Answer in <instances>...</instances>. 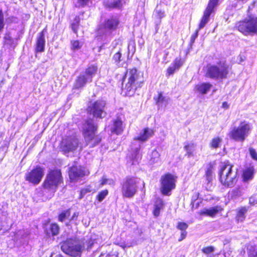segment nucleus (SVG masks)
I'll return each instance as SVG.
<instances>
[{
    "label": "nucleus",
    "mask_w": 257,
    "mask_h": 257,
    "mask_svg": "<svg viewBox=\"0 0 257 257\" xmlns=\"http://www.w3.org/2000/svg\"><path fill=\"white\" fill-rule=\"evenodd\" d=\"M238 30L245 35L257 32V18L252 17L236 24Z\"/></svg>",
    "instance_id": "f8f14e48"
},
{
    "label": "nucleus",
    "mask_w": 257,
    "mask_h": 257,
    "mask_svg": "<svg viewBox=\"0 0 257 257\" xmlns=\"http://www.w3.org/2000/svg\"><path fill=\"white\" fill-rule=\"evenodd\" d=\"M82 45L78 41H71V48L73 50L79 49Z\"/></svg>",
    "instance_id": "ea45409f"
},
{
    "label": "nucleus",
    "mask_w": 257,
    "mask_h": 257,
    "mask_svg": "<svg viewBox=\"0 0 257 257\" xmlns=\"http://www.w3.org/2000/svg\"><path fill=\"white\" fill-rule=\"evenodd\" d=\"M194 148V145L193 144H188L185 146L184 149L189 157L193 155Z\"/></svg>",
    "instance_id": "c9c22d12"
},
{
    "label": "nucleus",
    "mask_w": 257,
    "mask_h": 257,
    "mask_svg": "<svg viewBox=\"0 0 257 257\" xmlns=\"http://www.w3.org/2000/svg\"><path fill=\"white\" fill-rule=\"evenodd\" d=\"M63 178L59 170H51L47 174L44 182V188L52 192H55L58 186L62 183Z\"/></svg>",
    "instance_id": "1a4fd4ad"
},
{
    "label": "nucleus",
    "mask_w": 257,
    "mask_h": 257,
    "mask_svg": "<svg viewBox=\"0 0 257 257\" xmlns=\"http://www.w3.org/2000/svg\"><path fill=\"white\" fill-rule=\"evenodd\" d=\"M107 179L103 176L102 177V179H101V183H100L101 185L103 186V185H104L105 184H107Z\"/></svg>",
    "instance_id": "864d4df0"
},
{
    "label": "nucleus",
    "mask_w": 257,
    "mask_h": 257,
    "mask_svg": "<svg viewBox=\"0 0 257 257\" xmlns=\"http://www.w3.org/2000/svg\"><path fill=\"white\" fill-rule=\"evenodd\" d=\"M93 242L90 243V239H83L80 240L76 238H69L64 241L61 245L62 251L66 254L72 256H80L82 249L85 246L89 249Z\"/></svg>",
    "instance_id": "f03ea898"
},
{
    "label": "nucleus",
    "mask_w": 257,
    "mask_h": 257,
    "mask_svg": "<svg viewBox=\"0 0 257 257\" xmlns=\"http://www.w3.org/2000/svg\"><path fill=\"white\" fill-rule=\"evenodd\" d=\"M228 72V65L225 62H220L216 65H207L205 76L213 79H223L227 77Z\"/></svg>",
    "instance_id": "423d86ee"
},
{
    "label": "nucleus",
    "mask_w": 257,
    "mask_h": 257,
    "mask_svg": "<svg viewBox=\"0 0 257 257\" xmlns=\"http://www.w3.org/2000/svg\"><path fill=\"white\" fill-rule=\"evenodd\" d=\"M248 210V208L244 206L237 209L236 215V220L237 221L242 222L245 218V214Z\"/></svg>",
    "instance_id": "bb28decb"
},
{
    "label": "nucleus",
    "mask_w": 257,
    "mask_h": 257,
    "mask_svg": "<svg viewBox=\"0 0 257 257\" xmlns=\"http://www.w3.org/2000/svg\"><path fill=\"white\" fill-rule=\"evenodd\" d=\"M78 146V140L75 137H67L61 141L60 148L65 153L73 152Z\"/></svg>",
    "instance_id": "dca6fc26"
},
{
    "label": "nucleus",
    "mask_w": 257,
    "mask_h": 257,
    "mask_svg": "<svg viewBox=\"0 0 257 257\" xmlns=\"http://www.w3.org/2000/svg\"><path fill=\"white\" fill-rule=\"evenodd\" d=\"M4 27V16L1 11H0V31L3 30Z\"/></svg>",
    "instance_id": "de8ad7c7"
},
{
    "label": "nucleus",
    "mask_w": 257,
    "mask_h": 257,
    "mask_svg": "<svg viewBox=\"0 0 257 257\" xmlns=\"http://www.w3.org/2000/svg\"><path fill=\"white\" fill-rule=\"evenodd\" d=\"M213 250L214 248L212 246H208L202 249V251L206 254H209L213 251Z\"/></svg>",
    "instance_id": "49530a36"
},
{
    "label": "nucleus",
    "mask_w": 257,
    "mask_h": 257,
    "mask_svg": "<svg viewBox=\"0 0 257 257\" xmlns=\"http://www.w3.org/2000/svg\"><path fill=\"white\" fill-rule=\"evenodd\" d=\"M188 227V225L187 223L181 222H179L177 226V228L180 230L181 231H183L184 230L186 231Z\"/></svg>",
    "instance_id": "a19ab883"
},
{
    "label": "nucleus",
    "mask_w": 257,
    "mask_h": 257,
    "mask_svg": "<svg viewBox=\"0 0 257 257\" xmlns=\"http://www.w3.org/2000/svg\"><path fill=\"white\" fill-rule=\"evenodd\" d=\"M186 235H187V232H186V231L184 230L183 231H181V237H180V238L178 239V240H179V241H182L183 239H184L186 237Z\"/></svg>",
    "instance_id": "3c124183"
},
{
    "label": "nucleus",
    "mask_w": 257,
    "mask_h": 257,
    "mask_svg": "<svg viewBox=\"0 0 257 257\" xmlns=\"http://www.w3.org/2000/svg\"><path fill=\"white\" fill-rule=\"evenodd\" d=\"M154 98L159 109L165 107L169 100V97L164 96L162 92L159 93L158 95L155 96Z\"/></svg>",
    "instance_id": "4be33fe9"
},
{
    "label": "nucleus",
    "mask_w": 257,
    "mask_h": 257,
    "mask_svg": "<svg viewBox=\"0 0 257 257\" xmlns=\"http://www.w3.org/2000/svg\"><path fill=\"white\" fill-rule=\"evenodd\" d=\"M125 4V0H108L104 3L105 8L109 9H121Z\"/></svg>",
    "instance_id": "aec40b11"
},
{
    "label": "nucleus",
    "mask_w": 257,
    "mask_h": 257,
    "mask_svg": "<svg viewBox=\"0 0 257 257\" xmlns=\"http://www.w3.org/2000/svg\"><path fill=\"white\" fill-rule=\"evenodd\" d=\"M198 206H199V203H198V202H197V203H196L195 208H198Z\"/></svg>",
    "instance_id": "e2e57ef3"
},
{
    "label": "nucleus",
    "mask_w": 257,
    "mask_h": 257,
    "mask_svg": "<svg viewBox=\"0 0 257 257\" xmlns=\"http://www.w3.org/2000/svg\"><path fill=\"white\" fill-rule=\"evenodd\" d=\"M184 62V59H183L180 57H177L172 64L175 66L177 69H179L183 65Z\"/></svg>",
    "instance_id": "473e14b6"
},
{
    "label": "nucleus",
    "mask_w": 257,
    "mask_h": 257,
    "mask_svg": "<svg viewBox=\"0 0 257 257\" xmlns=\"http://www.w3.org/2000/svg\"><path fill=\"white\" fill-rule=\"evenodd\" d=\"M86 173L87 171L84 168L81 166H73L69 171V178L72 181H77L86 175Z\"/></svg>",
    "instance_id": "a211bd4d"
},
{
    "label": "nucleus",
    "mask_w": 257,
    "mask_h": 257,
    "mask_svg": "<svg viewBox=\"0 0 257 257\" xmlns=\"http://www.w3.org/2000/svg\"><path fill=\"white\" fill-rule=\"evenodd\" d=\"M254 2H253V3H252V7H253V5H254Z\"/></svg>",
    "instance_id": "69168bd1"
},
{
    "label": "nucleus",
    "mask_w": 257,
    "mask_h": 257,
    "mask_svg": "<svg viewBox=\"0 0 257 257\" xmlns=\"http://www.w3.org/2000/svg\"><path fill=\"white\" fill-rule=\"evenodd\" d=\"M121 54L119 52H118L113 55V59L115 62L118 63L121 61Z\"/></svg>",
    "instance_id": "a18cd8bd"
},
{
    "label": "nucleus",
    "mask_w": 257,
    "mask_h": 257,
    "mask_svg": "<svg viewBox=\"0 0 257 257\" xmlns=\"http://www.w3.org/2000/svg\"><path fill=\"white\" fill-rule=\"evenodd\" d=\"M164 206L163 200L160 198H157L154 205L153 214L155 217L160 215V210L163 209Z\"/></svg>",
    "instance_id": "393cba45"
},
{
    "label": "nucleus",
    "mask_w": 257,
    "mask_h": 257,
    "mask_svg": "<svg viewBox=\"0 0 257 257\" xmlns=\"http://www.w3.org/2000/svg\"><path fill=\"white\" fill-rule=\"evenodd\" d=\"M249 202L250 204L253 205L257 203V194H254L250 197Z\"/></svg>",
    "instance_id": "c03bdc74"
},
{
    "label": "nucleus",
    "mask_w": 257,
    "mask_h": 257,
    "mask_svg": "<svg viewBox=\"0 0 257 257\" xmlns=\"http://www.w3.org/2000/svg\"><path fill=\"white\" fill-rule=\"evenodd\" d=\"M132 51V55H133L135 52V47L133 44L131 45L129 44L128 45V55H129Z\"/></svg>",
    "instance_id": "09e8293b"
},
{
    "label": "nucleus",
    "mask_w": 257,
    "mask_h": 257,
    "mask_svg": "<svg viewBox=\"0 0 257 257\" xmlns=\"http://www.w3.org/2000/svg\"><path fill=\"white\" fill-rule=\"evenodd\" d=\"M248 257H257V250L253 252H249L248 253Z\"/></svg>",
    "instance_id": "603ef678"
},
{
    "label": "nucleus",
    "mask_w": 257,
    "mask_h": 257,
    "mask_svg": "<svg viewBox=\"0 0 257 257\" xmlns=\"http://www.w3.org/2000/svg\"><path fill=\"white\" fill-rule=\"evenodd\" d=\"M198 31H199V29L197 30L196 32H195V33L191 36V40H190L191 43H193L194 41H195V40L197 37Z\"/></svg>",
    "instance_id": "8fccbe9b"
},
{
    "label": "nucleus",
    "mask_w": 257,
    "mask_h": 257,
    "mask_svg": "<svg viewBox=\"0 0 257 257\" xmlns=\"http://www.w3.org/2000/svg\"><path fill=\"white\" fill-rule=\"evenodd\" d=\"M155 15L157 18L160 19L164 18L165 16L164 11H163L161 9H159L158 7H157V9L155 12Z\"/></svg>",
    "instance_id": "58836bf2"
},
{
    "label": "nucleus",
    "mask_w": 257,
    "mask_h": 257,
    "mask_svg": "<svg viewBox=\"0 0 257 257\" xmlns=\"http://www.w3.org/2000/svg\"><path fill=\"white\" fill-rule=\"evenodd\" d=\"M218 0H210L207 7L204 12L203 16L199 25V30L204 27L209 22L210 16L213 12L214 8L217 5Z\"/></svg>",
    "instance_id": "f3484780"
},
{
    "label": "nucleus",
    "mask_w": 257,
    "mask_h": 257,
    "mask_svg": "<svg viewBox=\"0 0 257 257\" xmlns=\"http://www.w3.org/2000/svg\"><path fill=\"white\" fill-rule=\"evenodd\" d=\"M80 18L79 17H76L74 22L71 24V28L73 32L75 34L77 33V29L79 26Z\"/></svg>",
    "instance_id": "72a5a7b5"
},
{
    "label": "nucleus",
    "mask_w": 257,
    "mask_h": 257,
    "mask_svg": "<svg viewBox=\"0 0 257 257\" xmlns=\"http://www.w3.org/2000/svg\"><path fill=\"white\" fill-rule=\"evenodd\" d=\"M161 182V190L162 194L169 195V193L175 187L176 179L175 177L170 174H166L162 176Z\"/></svg>",
    "instance_id": "4468645a"
},
{
    "label": "nucleus",
    "mask_w": 257,
    "mask_h": 257,
    "mask_svg": "<svg viewBox=\"0 0 257 257\" xmlns=\"http://www.w3.org/2000/svg\"><path fill=\"white\" fill-rule=\"evenodd\" d=\"M160 154L156 150H153L150 155V158L149 159L150 163L153 164L159 162L160 161Z\"/></svg>",
    "instance_id": "cd10ccee"
},
{
    "label": "nucleus",
    "mask_w": 257,
    "mask_h": 257,
    "mask_svg": "<svg viewBox=\"0 0 257 257\" xmlns=\"http://www.w3.org/2000/svg\"><path fill=\"white\" fill-rule=\"evenodd\" d=\"M212 85L208 82H202L197 84L195 89L198 93L204 95L207 94L210 90Z\"/></svg>",
    "instance_id": "5701e85b"
},
{
    "label": "nucleus",
    "mask_w": 257,
    "mask_h": 257,
    "mask_svg": "<svg viewBox=\"0 0 257 257\" xmlns=\"http://www.w3.org/2000/svg\"><path fill=\"white\" fill-rule=\"evenodd\" d=\"M118 244L120 246L122 247L123 248H124L125 247H126L130 246L129 245H125L124 243H119Z\"/></svg>",
    "instance_id": "6e6d98bb"
},
{
    "label": "nucleus",
    "mask_w": 257,
    "mask_h": 257,
    "mask_svg": "<svg viewBox=\"0 0 257 257\" xmlns=\"http://www.w3.org/2000/svg\"><path fill=\"white\" fill-rule=\"evenodd\" d=\"M50 230L53 236L57 235L59 233L60 228L57 223H52L50 226Z\"/></svg>",
    "instance_id": "2f4dec72"
},
{
    "label": "nucleus",
    "mask_w": 257,
    "mask_h": 257,
    "mask_svg": "<svg viewBox=\"0 0 257 257\" xmlns=\"http://www.w3.org/2000/svg\"><path fill=\"white\" fill-rule=\"evenodd\" d=\"M154 135V131L153 130L148 127L144 128L139 135L135 138V142L133 143L132 150L133 153L132 154V159L133 160L132 164L135 165L138 162V160L141 158L140 147L141 144L138 141L144 142L147 141L150 138Z\"/></svg>",
    "instance_id": "39448f33"
},
{
    "label": "nucleus",
    "mask_w": 257,
    "mask_h": 257,
    "mask_svg": "<svg viewBox=\"0 0 257 257\" xmlns=\"http://www.w3.org/2000/svg\"><path fill=\"white\" fill-rule=\"evenodd\" d=\"M92 0H77L75 4L76 7H85L87 6L89 2H91Z\"/></svg>",
    "instance_id": "f704fd0d"
},
{
    "label": "nucleus",
    "mask_w": 257,
    "mask_h": 257,
    "mask_svg": "<svg viewBox=\"0 0 257 257\" xmlns=\"http://www.w3.org/2000/svg\"><path fill=\"white\" fill-rule=\"evenodd\" d=\"M252 130L251 125L247 121L240 122L237 126L232 127L228 133L231 140L238 142H243L249 135Z\"/></svg>",
    "instance_id": "0eeeda50"
},
{
    "label": "nucleus",
    "mask_w": 257,
    "mask_h": 257,
    "mask_svg": "<svg viewBox=\"0 0 257 257\" xmlns=\"http://www.w3.org/2000/svg\"><path fill=\"white\" fill-rule=\"evenodd\" d=\"M124 81H126L122 90L128 96L134 95L136 90L141 88L144 82L143 74L136 68L127 70L124 77Z\"/></svg>",
    "instance_id": "f257e3e1"
},
{
    "label": "nucleus",
    "mask_w": 257,
    "mask_h": 257,
    "mask_svg": "<svg viewBox=\"0 0 257 257\" xmlns=\"http://www.w3.org/2000/svg\"><path fill=\"white\" fill-rule=\"evenodd\" d=\"M249 152L251 158L253 160L257 161V152L256 150L252 148H249Z\"/></svg>",
    "instance_id": "79ce46f5"
},
{
    "label": "nucleus",
    "mask_w": 257,
    "mask_h": 257,
    "mask_svg": "<svg viewBox=\"0 0 257 257\" xmlns=\"http://www.w3.org/2000/svg\"><path fill=\"white\" fill-rule=\"evenodd\" d=\"M70 215V209L66 210L61 212L58 216V220L60 221L63 222L65 221Z\"/></svg>",
    "instance_id": "7c9ffc66"
},
{
    "label": "nucleus",
    "mask_w": 257,
    "mask_h": 257,
    "mask_svg": "<svg viewBox=\"0 0 257 257\" xmlns=\"http://www.w3.org/2000/svg\"><path fill=\"white\" fill-rule=\"evenodd\" d=\"M92 191V187L90 186H87L86 188L82 189L80 193V199H82L84 196L87 193L90 192Z\"/></svg>",
    "instance_id": "4c0bfd02"
},
{
    "label": "nucleus",
    "mask_w": 257,
    "mask_h": 257,
    "mask_svg": "<svg viewBox=\"0 0 257 257\" xmlns=\"http://www.w3.org/2000/svg\"><path fill=\"white\" fill-rule=\"evenodd\" d=\"M250 9V6H249L248 7V10H249Z\"/></svg>",
    "instance_id": "338daca9"
},
{
    "label": "nucleus",
    "mask_w": 257,
    "mask_h": 257,
    "mask_svg": "<svg viewBox=\"0 0 257 257\" xmlns=\"http://www.w3.org/2000/svg\"><path fill=\"white\" fill-rule=\"evenodd\" d=\"M108 191L104 190L100 192L97 196V199L99 202H101L108 194Z\"/></svg>",
    "instance_id": "e433bc0d"
},
{
    "label": "nucleus",
    "mask_w": 257,
    "mask_h": 257,
    "mask_svg": "<svg viewBox=\"0 0 257 257\" xmlns=\"http://www.w3.org/2000/svg\"><path fill=\"white\" fill-rule=\"evenodd\" d=\"M97 130V125L94 118H88L83 124V135L87 145H90V147H94L101 142V138L95 135Z\"/></svg>",
    "instance_id": "20e7f679"
},
{
    "label": "nucleus",
    "mask_w": 257,
    "mask_h": 257,
    "mask_svg": "<svg viewBox=\"0 0 257 257\" xmlns=\"http://www.w3.org/2000/svg\"><path fill=\"white\" fill-rule=\"evenodd\" d=\"M106 102L103 100H98L93 103H91L88 108V111L90 114L96 118L101 119L105 116Z\"/></svg>",
    "instance_id": "ddd939ff"
},
{
    "label": "nucleus",
    "mask_w": 257,
    "mask_h": 257,
    "mask_svg": "<svg viewBox=\"0 0 257 257\" xmlns=\"http://www.w3.org/2000/svg\"><path fill=\"white\" fill-rule=\"evenodd\" d=\"M107 184L113 185L114 184V181L111 179H107Z\"/></svg>",
    "instance_id": "5fc2aeb1"
},
{
    "label": "nucleus",
    "mask_w": 257,
    "mask_h": 257,
    "mask_svg": "<svg viewBox=\"0 0 257 257\" xmlns=\"http://www.w3.org/2000/svg\"><path fill=\"white\" fill-rule=\"evenodd\" d=\"M119 24V20L118 16H110L100 26L98 30V36L106 39L107 37L110 36L113 31L117 28Z\"/></svg>",
    "instance_id": "6e6552de"
},
{
    "label": "nucleus",
    "mask_w": 257,
    "mask_h": 257,
    "mask_svg": "<svg viewBox=\"0 0 257 257\" xmlns=\"http://www.w3.org/2000/svg\"><path fill=\"white\" fill-rule=\"evenodd\" d=\"M238 2H242V3H245L247 0H237Z\"/></svg>",
    "instance_id": "bf43d9fd"
},
{
    "label": "nucleus",
    "mask_w": 257,
    "mask_h": 257,
    "mask_svg": "<svg viewBox=\"0 0 257 257\" xmlns=\"http://www.w3.org/2000/svg\"><path fill=\"white\" fill-rule=\"evenodd\" d=\"M219 180L225 187H232L237 182V169L229 162L220 165Z\"/></svg>",
    "instance_id": "7ed1b4c3"
},
{
    "label": "nucleus",
    "mask_w": 257,
    "mask_h": 257,
    "mask_svg": "<svg viewBox=\"0 0 257 257\" xmlns=\"http://www.w3.org/2000/svg\"><path fill=\"white\" fill-rule=\"evenodd\" d=\"M77 215H78V213H76V212H75V213L73 214V216H72V217L71 219H74V218L75 217H77Z\"/></svg>",
    "instance_id": "13d9d810"
},
{
    "label": "nucleus",
    "mask_w": 257,
    "mask_h": 257,
    "mask_svg": "<svg viewBox=\"0 0 257 257\" xmlns=\"http://www.w3.org/2000/svg\"><path fill=\"white\" fill-rule=\"evenodd\" d=\"M44 176V170L40 167H37L25 174V179L29 182L37 185L39 184Z\"/></svg>",
    "instance_id": "2eb2a0df"
},
{
    "label": "nucleus",
    "mask_w": 257,
    "mask_h": 257,
    "mask_svg": "<svg viewBox=\"0 0 257 257\" xmlns=\"http://www.w3.org/2000/svg\"><path fill=\"white\" fill-rule=\"evenodd\" d=\"M124 128V125L123 124L122 120L119 118L113 120V124L111 127V131L112 133L116 135H119L122 133Z\"/></svg>",
    "instance_id": "412c9836"
},
{
    "label": "nucleus",
    "mask_w": 257,
    "mask_h": 257,
    "mask_svg": "<svg viewBox=\"0 0 257 257\" xmlns=\"http://www.w3.org/2000/svg\"><path fill=\"white\" fill-rule=\"evenodd\" d=\"M222 107L225 108H228V105L226 102H224L222 104Z\"/></svg>",
    "instance_id": "4d7b16f0"
},
{
    "label": "nucleus",
    "mask_w": 257,
    "mask_h": 257,
    "mask_svg": "<svg viewBox=\"0 0 257 257\" xmlns=\"http://www.w3.org/2000/svg\"><path fill=\"white\" fill-rule=\"evenodd\" d=\"M97 71L96 66L92 65L86 69L85 72L81 73L75 81L74 88L79 89L85 86L87 83H90L92 78L95 75Z\"/></svg>",
    "instance_id": "9b49d317"
},
{
    "label": "nucleus",
    "mask_w": 257,
    "mask_h": 257,
    "mask_svg": "<svg viewBox=\"0 0 257 257\" xmlns=\"http://www.w3.org/2000/svg\"><path fill=\"white\" fill-rule=\"evenodd\" d=\"M222 139L219 137L214 138L209 143L210 147L212 149H217L220 147Z\"/></svg>",
    "instance_id": "c85d7f7f"
},
{
    "label": "nucleus",
    "mask_w": 257,
    "mask_h": 257,
    "mask_svg": "<svg viewBox=\"0 0 257 257\" xmlns=\"http://www.w3.org/2000/svg\"><path fill=\"white\" fill-rule=\"evenodd\" d=\"M254 169L253 167H250L246 169L243 173V178L244 181H248L253 178Z\"/></svg>",
    "instance_id": "a878e982"
},
{
    "label": "nucleus",
    "mask_w": 257,
    "mask_h": 257,
    "mask_svg": "<svg viewBox=\"0 0 257 257\" xmlns=\"http://www.w3.org/2000/svg\"><path fill=\"white\" fill-rule=\"evenodd\" d=\"M2 227H3V226L2 225V223L0 222V231L2 230Z\"/></svg>",
    "instance_id": "0e129e2a"
},
{
    "label": "nucleus",
    "mask_w": 257,
    "mask_h": 257,
    "mask_svg": "<svg viewBox=\"0 0 257 257\" xmlns=\"http://www.w3.org/2000/svg\"><path fill=\"white\" fill-rule=\"evenodd\" d=\"M139 179L133 177H127L121 183V193L123 197L133 198L138 191Z\"/></svg>",
    "instance_id": "9d476101"
},
{
    "label": "nucleus",
    "mask_w": 257,
    "mask_h": 257,
    "mask_svg": "<svg viewBox=\"0 0 257 257\" xmlns=\"http://www.w3.org/2000/svg\"><path fill=\"white\" fill-rule=\"evenodd\" d=\"M55 257H63L61 254H57Z\"/></svg>",
    "instance_id": "680f3d73"
},
{
    "label": "nucleus",
    "mask_w": 257,
    "mask_h": 257,
    "mask_svg": "<svg viewBox=\"0 0 257 257\" xmlns=\"http://www.w3.org/2000/svg\"><path fill=\"white\" fill-rule=\"evenodd\" d=\"M222 210L220 206H216L209 208H204L200 211V215L214 217L220 211Z\"/></svg>",
    "instance_id": "b1692460"
},
{
    "label": "nucleus",
    "mask_w": 257,
    "mask_h": 257,
    "mask_svg": "<svg viewBox=\"0 0 257 257\" xmlns=\"http://www.w3.org/2000/svg\"><path fill=\"white\" fill-rule=\"evenodd\" d=\"M195 201H194V202H192L191 204L192 205V208L194 207V206L195 205Z\"/></svg>",
    "instance_id": "052dcab7"
},
{
    "label": "nucleus",
    "mask_w": 257,
    "mask_h": 257,
    "mask_svg": "<svg viewBox=\"0 0 257 257\" xmlns=\"http://www.w3.org/2000/svg\"><path fill=\"white\" fill-rule=\"evenodd\" d=\"M46 30L44 29L38 35L35 51L36 53H42L45 51V34Z\"/></svg>",
    "instance_id": "6ab92c4d"
},
{
    "label": "nucleus",
    "mask_w": 257,
    "mask_h": 257,
    "mask_svg": "<svg viewBox=\"0 0 257 257\" xmlns=\"http://www.w3.org/2000/svg\"><path fill=\"white\" fill-rule=\"evenodd\" d=\"M213 167L212 165H209L207 168L205 173L206 179L208 183H210L213 179Z\"/></svg>",
    "instance_id": "c756f323"
},
{
    "label": "nucleus",
    "mask_w": 257,
    "mask_h": 257,
    "mask_svg": "<svg viewBox=\"0 0 257 257\" xmlns=\"http://www.w3.org/2000/svg\"><path fill=\"white\" fill-rule=\"evenodd\" d=\"M176 70H178L175 66H174L172 64L170 66V67L167 69V76H170L174 74Z\"/></svg>",
    "instance_id": "37998d69"
}]
</instances>
